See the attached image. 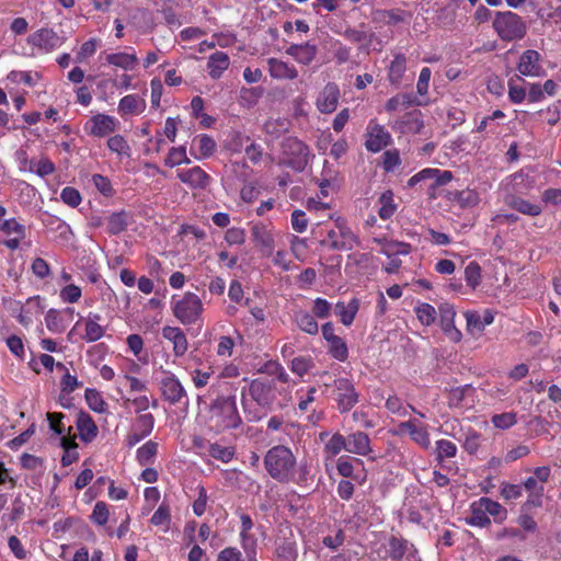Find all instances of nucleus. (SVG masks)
Listing matches in <instances>:
<instances>
[{"label":"nucleus","mask_w":561,"mask_h":561,"mask_svg":"<svg viewBox=\"0 0 561 561\" xmlns=\"http://www.w3.org/2000/svg\"><path fill=\"white\" fill-rule=\"evenodd\" d=\"M76 425L82 442L91 443L98 435V426L91 415L84 411L77 414Z\"/></svg>","instance_id":"6ab92c4d"},{"label":"nucleus","mask_w":561,"mask_h":561,"mask_svg":"<svg viewBox=\"0 0 561 561\" xmlns=\"http://www.w3.org/2000/svg\"><path fill=\"white\" fill-rule=\"evenodd\" d=\"M415 312L420 322L424 325H431L436 319V310L430 304H421L415 308Z\"/></svg>","instance_id":"49530a36"},{"label":"nucleus","mask_w":561,"mask_h":561,"mask_svg":"<svg viewBox=\"0 0 561 561\" xmlns=\"http://www.w3.org/2000/svg\"><path fill=\"white\" fill-rule=\"evenodd\" d=\"M340 96L339 85L334 82L327 83L317 99V108L324 114L333 113L337 107Z\"/></svg>","instance_id":"9b49d317"},{"label":"nucleus","mask_w":561,"mask_h":561,"mask_svg":"<svg viewBox=\"0 0 561 561\" xmlns=\"http://www.w3.org/2000/svg\"><path fill=\"white\" fill-rule=\"evenodd\" d=\"M376 552L381 560L401 561L404 554H408V558L414 557L416 550L408 540L391 536Z\"/></svg>","instance_id":"423d86ee"},{"label":"nucleus","mask_w":561,"mask_h":561,"mask_svg":"<svg viewBox=\"0 0 561 561\" xmlns=\"http://www.w3.org/2000/svg\"><path fill=\"white\" fill-rule=\"evenodd\" d=\"M107 147L111 151L118 154L129 156L130 148L125 138L121 135L110 137L107 140Z\"/></svg>","instance_id":"864d4df0"},{"label":"nucleus","mask_w":561,"mask_h":561,"mask_svg":"<svg viewBox=\"0 0 561 561\" xmlns=\"http://www.w3.org/2000/svg\"><path fill=\"white\" fill-rule=\"evenodd\" d=\"M467 327L470 332H482L484 328L494 321V316L490 310H484L482 314L478 312H467Z\"/></svg>","instance_id":"b1692460"},{"label":"nucleus","mask_w":561,"mask_h":561,"mask_svg":"<svg viewBox=\"0 0 561 561\" xmlns=\"http://www.w3.org/2000/svg\"><path fill=\"white\" fill-rule=\"evenodd\" d=\"M268 72L272 78L277 80H294L298 77V70L295 66L289 65L277 58L267 59Z\"/></svg>","instance_id":"a211bd4d"},{"label":"nucleus","mask_w":561,"mask_h":561,"mask_svg":"<svg viewBox=\"0 0 561 561\" xmlns=\"http://www.w3.org/2000/svg\"><path fill=\"white\" fill-rule=\"evenodd\" d=\"M100 314L89 313L85 320V333L83 336V339L87 340L88 342H95L104 335L105 330L102 325H100Z\"/></svg>","instance_id":"a878e982"},{"label":"nucleus","mask_w":561,"mask_h":561,"mask_svg":"<svg viewBox=\"0 0 561 561\" xmlns=\"http://www.w3.org/2000/svg\"><path fill=\"white\" fill-rule=\"evenodd\" d=\"M251 232L256 247H259L265 255H271L274 251V239L267 228L264 225H254Z\"/></svg>","instance_id":"412c9836"},{"label":"nucleus","mask_w":561,"mask_h":561,"mask_svg":"<svg viewBox=\"0 0 561 561\" xmlns=\"http://www.w3.org/2000/svg\"><path fill=\"white\" fill-rule=\"evenodd\" d=\"M399 124L402 133L421 134L424 128L420 112L405 114Z\"/></svg>","instance_id":"c756f323"},{"label":"nucleus","mask_w":561,"mask_h":561,"mask_svg":"<svg viewBox=\"0 0 561 561\" xmlns=\"http://www.w3.org/2000/svg\"><path fill=\"white\" fill-rule=\"evenodd\" d=\"M209 455L222 462H229L234 455V449L232 447L221 446L219 444H213L209 447Z\"/></svg>","instance_id":"8fccbe9b"},{"label":"nucleus","mask_w":561,"mask_h":561,"mask_svg":"<svg viewBox=\"0 0 561 561\" xmlns=\"http://www.w3.org/2000/svg\"><path fill=\"white\" fill-rule=\"evenodd\" d=\"M249 391L251 398L262 407L270 405L274 399L273 385L260 379L251 382Z\"/></svg>","instance_id":"dca6fc26"},{"label":"nucleus","mask_w":561,"mask_h":561,"mask_svg":"<svg viewBox=\"0 0 561 561\" xmlns=\"http://www.w3.org/2000/svg\"><path fill=\"white\" fill-rule=\"evenodd\" d=\"M437 460L440 462L444 458H453L456 456V445L447 439H439L436 442Z\"/></svg>","instance_id":"de8ad7c7"},{"label":"nucleus","mask_w":561,"mask_h":561,"mask_svg":"<svg viewBox=\"0 0 561 561\" xmlns=\"http://www.w3.org/2000/svg\"><path fill=\"white\" fill-rule=\"evenodd\" d=\"M380 208L378 210V215L381 219L387 220L391 218L396 210L397 206L393 203V193L391 191H386L379 197Z\"/></svg>","instance_id":"e433bc0d"},{"label":"nucleus","mask_w":561,"mask_h":561,"mask_svg":"<svg viewBox=\"0 0 561 561\" xmlns=\"http://www.w3.org/2000/svg\"><path fill=\"white\" fill-rule=\"evenodd\" d=\"M217 561H244V559L239 549L234 547H228L219 552Z\"/></svg>","instance_id":"774afa93"},{"label":"nucleus","mask_w":561,"mask_h":561,"mask_svg":"<svg viewBox=\"0 0 561 561\" xmlns=\"http://www.w3.org/2000/svg\"><path fill=\"white\" fill-rule=\"evenodd\" d=\"M106 61L110 65L119 67L125 70H129V69H133L137 65L138 58L136 55H133V54L116 53V54L107 55Z\"/></svg>","instance_id":"72a5a7b5"},{"label":"nucleus","mask_w":561,"mask_h":561,"mask_svg":"<svg viewBox=\"0 0 561 561\" xmlns=\"http://www.w3.org/2000/svg\"><path fill=\"white\" fill-rule=\"evenodd\" d=\"M318 53V47L309 42L304 44H291L286 54L291 56L297 62L308 66L310 65Z\"/></svg>","instance_id":"2eb2a0df"},{"label":"nucleus","mask_w":561,"mask_h":561,"mask_svg":"<svg viewBox=\"0 0 561 561\" xmlns=\"http://www.w3.org/2000/svg\"><path fill=\"white\" fill-rule=\"evenodd\" d=\"M505 204L510 208H512L518 213H522L524 215L531 216V217H536V216L540 215L542 211V208L540 205L530 203L529 201H526L516 195H507L505 197Z\"/></svg>","instance_id":"4be33fe9"},{"label":"nucleus","mask_w":561,"mask_h":561,"mask_svg":"<svg viewBox=\"0 0 561 561\" xmlns=\"http://www.w3.org/2000/svg\"><path fill=\"white\" fill-rule=\"evenodd\" d=\"M346 442L348 453L366 456L371 451L370 439L364 432H356L348 435Z\"/></svg>","instance_id":"5701e85b"},{"label":"nucleus","mask_w":561,"mask_h":561,"mask_svg":"<svg viewBox=\"0 0 561 561\" xmlns=\"http://www.w3.org/2000/svg\"><path fill=\"white\" fill-rule=\"evenodd\" d=\"M440 325L445 332L454 329V319L456 316V311L454 307L448 302H443L438 307Z\"/></svg>","instance_id":"ea45409f"},{"label":"nucleus","mask_w":561,"mask_h":561,"mask_svg":"<svg viewBox=\"0 0 561 561\" xmlns=\"http://www.w3.org/2000/svg\"><path fill=\"white\" fill-rule=\"evenodd\" d=\"M492 26L497 36L504 42L519 41L527 32L526 22L512 11H497Z\"/></svg>","instance_id":"7ed1b4c3"},{"label":"nucleus","mask_w":561,"mask_h":561,"mask_svg":"<svg viewBox=\"0 0 561 561\" xmlns=\"http://www.w3.org/2000/svg\"><path fill=\"white\" fill-rule=\"evenodd\" d=\"M162 336L173 344V354L176 357H182L187 352L188 342L180 328L167 325L162 329Z\"/></svg>","instance_id":"f3484780"},{"label":"nucleus","mask_w":561,"mask_h":561,"mask_svg":"<svg viewBox=\"0 0 561 561\" xmlns=\"http://www.w3.org/2000/svg\"><path fill=\"white\" fill-rule=\"evenodd\" d=\"M347 442L346 437H344L340 433H335L331 436L328 443L324 446V450L330 456L339 455L343 449L347 451Z\"/></svg>","instance_id":"c03bdc74"},{"label":"nucleus","mask_w":561,"mask_h":561,"mask_svg":"<svg viewBox=\"0 0 561 561\" xmlns=\"http://www.w3.org/2000/svg\"><path fill=\"white\" fill-rule=\"evenodd\" d=\"M492 424L501 430H507L516 423V414L513 412H505L492 416Z\"/></svg>","instance_id":"13d9d810"},{"label":"nucleus","mask_w":561,"mask_h":561,"mask_svg":"<svg viewBox=\"0 0 561 561\" xmlns=\"http://www.w3.org/2000/svg\"><path fill=\"white\" fill-rule=\"evenodd\" d=\"M240 520H241L240 536H241L242 547L245 550V552L249 553V551H254V546H255V539L249 535V531L253 527V522H252L251 516L248 514H242L240 516Z\"/></svg>","instance_id":"7c9ffc66"},{"label":"nucleus","mask_w":561,"mask_h":561,"mask_svg":"<svg viewBox=\"0 0 561 561\" xmlns=\"http://www.w3.org/2000/svg\"><path fill=\"white\" fill-rule=\"evenodd\" d=\"M28 44L46 53L59 47L64 38L51 28H41L28 36Z\"/></svg>","instance_id":"9d476101"},{"label":"nucleus","mask_w":561,"mask_h":561,"mask_svg":"<svg viewBox=\"0 0 561 561\" xmlns=\"http://www.w3.org/2000/svg\"><path fill=\"white\" fill-rule=\"evenodd\" d=\"M467 524L476 527H486L491 524L490 517L486 515L480 502L477 501L471 504L470 516L466 519Z\"/></svg>","instance_id":"473e14b6"},{"label":"nucleus","mask_w":561,"mask_h":561,"mask_svg":"<svg viewBox=\"0 0 561 561\" xmlns=\"http://www.w3.org/2000/svg\"><path fill=\"white\" fill-rule=\"evenodd\" d=\"M128 215L125 211L113 213L107 219V232L116 236L126 230Z\"/></svg>","instance_id":"c9c22d12"},{"label":"nucleus","mask_w":561,"mask_h":561,"mask_svg":"<svg viewBox=\"0 0 561 561\" xmlns=\"http://www.w3.org/2000/svg\"><path fill=\"white\" fill-rule=\"evenodd\" d=\"M296 322L298 327L308 334H317L319 327L313 316L308 312L299 311L296 313Z\"/></svg>","instance_id":"58836bf2"},{"label":"nucleus","mask_w":561,"mask_h":561,"mask_svg":"<svg viewBox=\"0 0 561 561\" xmlns=\"http://www.w3.org/2000/svg\"><path fill=\"white\" fill-rule=\"evenodd\" d=\"M333 396L341 413L348 412L359 398L353 382L347 378H339L334 381Z\"/></svg>","instance_id":"0eeeda50"},{"label":"nucleus","mask_w":561,"mask_h":561,"mask_svg":"<svg viewBox=\"0 0 561 561\" xmlns=\"http://www.w3.org/2000/svg\"><path fill=\"white\" fill-rule=\"evenodd\" d=\"M229 65V56L224 51L217 50L209 56L207 64L208 73L213 79H218Z\"/></svg>","instance_id":"393cba45"},{"label":"nucleus","mask_w":561,"mask_h":561,"mask_svg":"<svg viewBox=\"0 0 561 561\" xmlns=\"http://www.w3.org/2000/svg\"><path fill=\"white\" fill-rule=\"evenodd\" d=\"M357 242L356 236L347 227H339V230H330L327 240L322 244H327L332 250L348 251L354 248Z\"/></svg>","instance_id":"1a4fd4ad"},{"label":"nucleus","mask_w":561,"mask_h":561,"mask_svg":"<svg viewBox=\"0 0 561 561\" xmlns=\"http://www.w3.org/2000/svg\"><path fill=\"white\" fill-rule=\"evenodd\" d=\"M89 124L90 134L95 137H104L105 135L114 131L116 127L115 118L105 114L94 115L90 119Z\"/></svg>","instance_id":"aec40b11"},{"label":"nucleus","mask_w":561,"mask_h":561,"mask_svg":"<svg viewBox=\"0 0 561 561\" xmlns=\"http://www.w3.org/2000/svg\"><path fill=\"white\" fill-rule=\"evenodd\" d=\"M479 502L480 506L483 507L488 516L491 515L495 517V522L502 523L504 519H506L507 512L499 502H495L489 497H481Z\"/></svg>","instance_id":"f704fd0d"},{"label":"nucleus","mask_w":561,"mask_h":561,"mask_svg":"<svg viewBox=\"0 0 561 561\" xmlns=\"http://www.w3.org/2000/svg\"><path fill=\"white\" fill-rule=\"evenodd\" d=\"M411 251V245L405 242L389 241L385 244L382 252L387 255L403 254L407 255Z\"/></svg>","instance_id":"680f3d73"},{"label":"nucleus","mask_w":561,"mask_h":561,"mask_svg":"<svg viewBox=\"0 0 561 561\" xmlns=\"http://www.w3.org/2000/svg\"><path fill=\"white\" fill-rule=\"evenodd\" d=\"M57 369L66 370V374L61 378V391L66 393H70L75 391V389L78 387V379L76 376H72L68 373L66 366L62 363L56 364Z\"/></svg>","instance_id":"bf43d9fd"},{"label":"nucleus","mask_w":561,"mask_h":561,"mask_svg":"<svg viewBox=\"0 0 561 561\" xmlns=\"http://www.w3.org/2000/svg\"><path fill=\"white\" fill-rule=\"evenodd\" d=\"M173 313L183 324H193L203 313L202 300L197 295L186 293L181 300L174 304Z\"/></svg>","instance_id":"39448f33"},{"label":"nucleus","mask_w":561,"mask_h":561,"mask_svg":"<svg viewBox=\"0 0 561 561\" xmlns=\"http://www.w3.org/2000/svg\"><path fill=\"white\" fill-rule=\"evenodd\" d=\"M158 451V444L149 440L137 450V460L141 466L152 462Z\"/></svg>","instance_id":"79ce46f5"},{"label":"nucleus","mask_w":561,"mask_h":561,"mask_svg":"<svg viewBox=\"0 0 561 561\" xmlns=\"http://www.w3.org/2000/svg\"><path fill=\"white\" fill-rule=\"evenodd\" d=\"M145 106L142 99L136 94H129L121 99L118 111L123 114H138L144 111Z\"/></svg>","instance_id":"c85d7f7f"},{"label":"nucleus","mask_w":561,"mask_h":561,"mask_svg":"<svg viewBox=\"0 0 561 561\" xmlns=\"http://www.w3.org/2000/svg\"><path fill=\"white\" fill-rule=\"evenodd\" d=\"M359 302L357 299H352L348 305L340 301L335 305V313L341 318L344 325H351L358 311Z\"/></svg>","instance_id":"cd10ccee"},{"label":"nucleus","mask_w":561,"mask_h":561,"mask_svg":"<svg viewBox=\"0 0 561 561\" xmlns=\"http://www.w3.org/2000/svg\"><path fill=\"white\" fill-rule=\"evenodd\" d=\"M262 94L263 89L260 87L242 88L240 90V104L245 107H252L257 103Z\"/></svg>","instance_id":"37998d69"},{"label":"nucleus","mask_w":561,"mask_h":561,"mask_svg":"<svg viewBox=\"0 0 561 561\" xmlns=\"http://www.w3.org/2000/svg\"><path fill=\"white\" fill-rule=\"evenodd\" d=\"M164 163L169 168H174L180 164H190L191 159L186 156V148L184 146L172 147L164 160Z\"/></svg>","instance_id":"4c0bfd02"},{"label":"nucleus","mask_w":561,"mask_h":561,"mask_svg":"<svg viewBox=\"0 0 561 561\" xmlns=\"http://www.w3.org/2000/svg\"><path fill=\"white\" fill-rule=\"evenodd\" d=\"M283 163L295 171H302L308 163L309 148L296 137L282 141Z\"/></svg>","instance_id":"20e7f679"},{"label":"nucleus","mask_w":561,"mask_h":561,"mask_svg":"<svg viewBox=\"0 0 561 561\" xmlns=\"http://www.w3.org/2000/svg\"><path fill=\"white\" fill-rule=\"evenodd\" d=\"M108 515L110 513L106 503L102 501L96 502L91 515L92 520L95 524L103 526L107 523Z\"/></svg>","instance_id":"e2e57ef3"},{"label":"nucleus","mask_w":561,"mask_h":561,"mask_svg":"<svg viewBox=\"0 0 561 561\" xmlns=\"http://www.w3.org/2000/svg\"><path fill=\"white\" fill-rule=\"evenodd\" d=\"M471 388L470 385H466L462 387H456L449 390L448 393V405L450 408L460 407L461 402L465 399L466 392Z\"/></svg>","instance_id":"69168bd1"},{"label":"nucleus","mask_w":561,"mask_h":561,"mask_svg":"<svg viewBox=\"0 0 561 561\" xmlns=\"http://www.w3.org/2000/svg\"><path fill=\"white\" fill-rule=\"evenodd\" d=\"M391 141L390 133L381 125L375 124L369 127L365 147L370 152H379Z\"/></svg>","instance_id":"ddd939ff"},{"label":"nucleus","mask_w":561,"mask_h":561,"mask_svg":"<svg viewBox=\"0 0 561 561\" xmlns=\"http://www.w3.org/2000/svg\"><path fill=\"white\" fill-rule=\"evenodd\" d=\"M540 55L538 51L528 49L524 51L519 58L517 70L522 76L540 77L543 75L541 65L539 64Z\"/></svg>","instance_id":"4468645a"},{"label":"nucleus","mask_w":561,"mask_h":561,"mask_svg":"<svg viewBox=\"0 0 561 561\" xmlns=\"http://www.w3.org/2000/svg\"><path fill=\"white\" fill-rule=\"evenodd\" d=\"M171 522L170 508L165 503H162L158 510L153 513L150 518V523L154 526L164 525L167 528L169 527Z\"/></svg>","instance_id":"3c124183"},{"label":"nucleus","mask_w":561,"mask_h":561,"mask_svg":"<svg viewBox=\"0 0 561 561\" xmlns=\"http://www.w3.org/2000/svg\"><path fill=\"white\" fill-rule=\"evenodd\" d=\"M160 390L162 398L170 404H188L186 391L180 380L171 373H165V376L160 380Z\"/></svg>","instance_id":"6e6552de"},{"label":"nucleus","mask_w":561,"mask_h":561,"mask_svg":"<svg viewBox=\"0 0 561 561\" xmlns=\"http://www.w3.org/2000/svg\"><path fill=\"white\" fill-rule=\"evenodd\" d=\"M312 367L313 362L310 357H295L290 363V370L300 377L305 376Z\"/></svg>","instance_id":"09e8293b"},{"label":"nucleus","mask_w":561,"mask_h":561,"mask_svg":"<svg viewBox=\"0 0 561 561\" xmlns=\"http://www.w3.org/2000/svg\"><path fill=\"white\" fill-rule=\"evenodd\" d=\"M84 398L91 410L99 413L104 412L106 403L98 390L88 388Z\"/></svg>","instance_id":"a18cd8bd"},{"label":"nucleus","mask_w":561,"mask_h":561,"mask_svg":"<svg viewBox=\"0 0 561 561\" xmlns=\"http://www.w3.org/2000/svg\"><path fill=\"white\" fill-rule=\"evenodd\" d=\"M329 343V353L340 362H345L348 356V350L344 340L340 336L332 339Z\"/></svg>","instance_id":"a19ab883"},{"label":"nucleus","mask_w":561,"mask_h":561,"mask_svg":"<svg viewBox=\"0 0 561 561\" xmlns=\"http://www.w3.org/2000/svg\"><path fill=\"white\" fill-rule=\"evenodd\" d=\"M195 141L198 142V150L202 158H208L214 153L216 149V142L210 136L201 135L195 138Z\"/></svg>","instance_id":"5fc2aeb1"},{"label":"nucleus","mask_w":561,"mask_h":561,"mask_svg":"<svg viewBox=\"0 0 561 561\" xmlns=\"http://www.w3.org/2000/svg\"><path fill=\"white\" fill-rule=\"evenodd\" d=\"M0 229L7 234H15L19 236V238L25 237V227L14 218L4 220L1 224Z\"/></svg>","instance_id":"0e129e2a"},{"label":"nucleus","mask_w":561,"mask_h":561,"mask_svg":"<svg viewBox=\"0 0 561 561\" xmlns=\"http://www.w3.org/2000/svg\"><path fill=\"white\" fill-rule=\"evenodd\" d=\"M179 180L188 185L194 190H204L206 188L211 178L208 173H206L201 167H193L188 170H181L178 172Z\"/></svg>","instance_id":"f8f14e48"},{"label":"nucleus","mask_w":561,"mask_h":561,"mask_svg":"<svg viewBox=\"0 0 561 561\" xmlns=\"http://www.w3.org/2000/svg\"><path fill=\"white\" fill-rule=\"evenodd\" d=\"M416 96L411 93H401L392 96L386 103V110L388 112H394L400 107H410L412 105H420Z\"/></svg>","instance_id":"2f4dec72"},{"label":"nucleus","mask_w":561,"mask_h":561,"mask_svg":"<svg viewBox=\"0 0 561 561\" xmlns=\"http://www.w3.org/2000/svg\"><path fill=\"white\" fill-rule=\"evenodd\" d=\"M28 170L31 172H36L39 176L44 178L51 174L55 171V167L49 159L43 158L36 164L31 161Z\"/></svg>","instance_id":"052dcab7"},{"label":"nucleus","mask_w":561,"mask_h":561,"mask_svg":"<svg viewBox=\"0 0 561 561\" xmlns=\"http://www.w3.org/2000/svg\"><path fill=\"white\" fill-rule=\"evenodd\" d=\"M407 70V58L402 54L394 56L389 67L388 79L391 84L398 87Z\"/></svg>","instance_id":"bb28decb"},{"label":"nucleus","mask_w":561,"mask_h":561,"mask_svg":"<svg viewBox=\"0 0 561 561\" xmlns=\"http://www.w3.org/2000/svg\"><path fill=\"white\" fill-rule=\"evenodd\" d=\"M345 531L343 529H337L334 535H328L323 537L322 543L324 547L329 548L332 551L337 550L345 542Z\"/></svg>","instance_id":"6e6d98bb"},{"label":"nucleus","mask_w":561,"mask_h":561,"mask_svg":"<svg viewBox=\"0 0 561 561\" xmlns=\"http://www.w3.org/2000/svg\"><path fill=\"white\" fill-rule=\"evenodd\" d=\"M209 414V422L217 433L237 428L242 423L234 396L216 398L210 404Z\"/></svg>","instance_id":"f257e3e1"},{"label":"nucleus","mask_w":561,"mask_h":561,"mask_svg":"<svg viewBox=\"0 0 561 561\" xmlns=\"http://www.w3.org/2000/svg\"><path fill=\"white\" fill-rule=\"evenodd\" d=\"M263 129L265 134L277 138L286 130V123L279 119H268L264 123Z\"/></svg>","instance_id":"338daca9"},{"label":"nucleus","mask_w":561,"mask_h":561,"mask_svg":"<svg viewBox=\"0 0 561 561\" xmlns=\"http://www.w3.org/2000/svg\"><path fill=\"white\" fill-rule=\"evenodd\" d=\"M264 465L273 479L278 482H288L293 476L296 458L289 448L278 445L266 453Z\"/></svg>","instance_id":"f03ea898"},{"label":"nucleus","mask_w":561,"mask_h":561,"mask_svg":"<svg viewBox=\"0 0 561 561\" xmlns=\"http://www.w3.org/2000/svg\"><path fill=\"white\" fill-rule=\"evenodd\" d=\"M465 278L468 286L476 288L480 284L481 267L477 262H470L465 268Z\"/></svg>","instance_id":"603ef678"},{"label":"nucleus","mask_w":561,"mask_h":561,"mask_svg":"<svg viewBox=\"0 0 561 561\" xmlns=\"http://www.w3.org/2000/svg\"><path fill=\"white\" fill-rule=\"evenodd\" d=\"M154 426V417L151 413L141 414L137 417L135 430L142 433L146 437L150 435Z\"/></svg>","instance_id":"4d7b16f0"}]
</instances>
